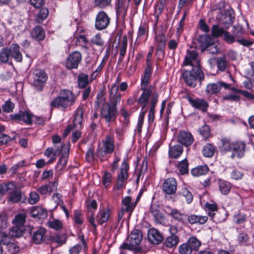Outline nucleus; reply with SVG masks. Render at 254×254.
Returning a JSON list of instances; mask_svg holds the SVG:
<instances>
[{
  "label": "nucleus",
  "instance_id": "680f3d73",
  "mask_svg": "<svg viewBox=\"0 0 254 254\" xmlns=\"http://www.w3.org/2000/svg\"><path fill=\"white\" fill-rule=\"evenodd\" d=\"M199 132L204 139H207L211 135L209 127L206 125L202 126L199 129Z\"/></svg>",
  "mask_w": 254,
  "mask_h": 254
},
{
  "label": "nucleus",
  "instance_id": "09e8293b",
  "mask_svg": "<svg viewBox=\"0 0 254 254\" xmlns=\"http://www.w3.org/2000/svg\"><path fill=\"white\" fill-rule=\"evenodd\" d=\"M178 194L180 196H184L188 204L190 203L192 201L193 196L191 193L186 188H183L178 192Z\"/></svg>",
  "mask_w": 254,
  "mask_h": 254
},
{
  "label": "nucleus",
  "instance_id": "f704fd0d",
  "mask_svg": "<svg viewBox=\"0 0 254 254\" xmlns=\"http://www.w3.org/2000/svg\"><path fill=\"white\" fill-rule=\"evenodd\" d=\"M238 243L242 246H246L251 244L250 238L246 232L239 233L237 237Z\"/></svg>",
  "mask_w": 254,
  "mask_h": 254
},
{
  "label": "nucleus",
  "instance_id": "b1692460",
  "mask_svg": "<svg viewBox=\"0 0 254 254\" xmlns=\"http://www.w3.org/2000/svg\"><path fill=\"white\" fill-rule=\"evenodd\" d=\"M64 145H61L57 148L55 147H49L45 151L44 155L48 157H51V159L48 161V163H53L56 160V156L60 154L62 151Z\"/></svg>",
  "mask_w": 254,
  "mask_h": 254
},
{
  "label": "nucleus",
  "instance_id": "49530a36",
  "mask_svg": "<svg viewBox=\"0 0 254 254\" xmlns=\"http://www.w3.org/2000/svg\"><path fill=\"white\" fill-rule=\"evenodd\" d=\"M26 216L24 213H18L16 215L12 220V223L14 225H17L23 227L26 219Z\"/></svg>",
  "mask_w": 254,
  "mask_h": 254
},
{
  "label": "nucleus",
  "instance_id": "e433bc0d",
  "mask_svg": "<svg viewBox=\"0 0 254 254\" xmlns=\"http://www.w3.org/2000/svg\"><path fill=\"white\" fill-rule=\"evenodd\" d=\"M197 41L201 47L206 49L209 48L210 46L213 43L211 38L206 35L199 36L197 39Z\"/></svg>",
  "mask_w": 254,
  "mask_h": 254
},
{
  "label": "nucleus",
  "instance_id": "2f4dec72",
  "mask_svg": "<svg viewBox=\"0 0 254 254\" xmlns=\"http://www.w3.org/2000/svg\"><path fill=\"white\" fill-rule=\"evenodd\" d=\"M183 152V147L179 144L170 146L169 150V156L174 159L179 158Z\"/></svg>",
  "mask_w": 254,
  "mask_h": 254
},
{
  "label": "nucleus",
  "instance_id": "a18cd8bd",
  "mask_svg": "<svg viewBox=\"0 0 254 254\" xmlns=\"http://www.w3.org/2000/svg\"><path fill=\"white\" fill-rule=\"evenodd\" d=\"M10 236L9 235H7L5 232L1 230H0V254H1L2 252V246L6 245L8 243L10 242Z\"/></svg>",
  "mask_w": 254,
  "mask_h": 254
},
{
  "label": "nucleus",
  "instance_id": "a19ab883",
  "mask_svg": "<svg viewBox=\"0 0 254 254\" xmlns=\"http://www.w3.org/2000/svg\"><path fill=\"white\" fill-rule=\"evenodd\" d=\"M9 48H2L0 51V63L1 64H6L9 61L10 53Z\"/></svg>",
  "mask_w": 254,
  "mask_h": 254
},
{
  "label": "nucleus",
  "instance_id": "6e6552de",
  "mask_svg": "<svg viewBox=\"0 0 254 254\" xmlns=\"http://www.w3.org/2000/svg\"><path fill=\"white\" fill-rule=\"evenodd\" d=\"M34 115L30 110H20L18 113L9 115L10 119L17 123H23L27 125L33 124Z\"/></svg>",
  "mask_w": 254,
  "mask_h": 254
},
{
  "label": "nucleus",
  "instance_id": "a878e982",
  "mask_svg": "<svg viewBox=\"0 0 254 254\" xmlns=\"http://www.w3.org/2000/svg\"><path fill=\"white\" fill-rule=\"evenodd\" d=\"M208 220L206 216H201L195 214H191L189 216L187 215V222L192 225L194 224H198L203 225L205 224Z\"/></svg>",
  "mask_w": 254,
  "mask_h": 254
},
{
  "label": "nucleus",
  "instance_id": "13d9d810",
  "mask_svg": "<svg viewBox=\"0 0 254 254\" xmlns=\"http://www.w3.org/2000/svg\"><path fill=\"white\" fill-rule=\"evenodd\" d=\"M9 226L8 217L5 212L0 213V229L3 230L7 228Z\"/></svg>",
  "mask_w": 254,
  "mask_h": 254
},
{
  "label": "nucleus",
  "instance_id": "c85d7f7f",
  "mask_svg": "<svg viewBox=\"0 0 254 254\" xmlns=\"http://www.w3.org/2000/svg\"><path fill=\"white\" fill-rule=\"evenodd\" d=\"M218 189L221 193L223 195H228L232 188V185L227 181L220 179L217 180Z\"/></svg>",
  "mask_w": 254,
  "mask_h": 254
},
{
  "label": "nucleus",
  "instance_id": "052dcab7",
  "mask_svg": "<svg viewBox=\"0 0 254 254\" xmlns=\"http://www.w3.org/2000/svg\"><path fill=\"white\" fill-rule=\"evenodd\" d=\"M15 107L14 104L10 100L6 101L4 104L1 106L2 110L4 113H11L13 111Z\"/></svg>",
  "mask_w": 254,
  "mask_h": 254
},
{
  "label": "nucleus",
  "instance_id": "774afa93",
  "mask_svg": "<svg viewBox=\"0 0 254 254\" xmlns=\"http://www.w3.org/2000/svg\"><path fill=\"white\" fill-rule=\"evenodd\" d=\"M223 39L228 44H232L235 41V36L226 30L223 35Z\"/></svg>",
  "mask_w": 254,
  "mask_h": 254
},
{
  "label": "nucleus",
  "instance_id": "423d86ee",
  "mask_svg": "<svg viewBox=\"0 0 254 254\" xmlns=\"http://www.w3.org/2000/svg\"><path fill=\"white\" fill-rule=\"evenodd\" d=\"M115 149V139L113 133L106 134L102 140L100 147L98 149L99 153L104 157L107 154L114 152Z\"/></svg>",
  "mask_w": 254,
  "mask_h": 254
},
{
  "label": "nucleus",
  "instance_id": "4c0bfd02",
  "mask_svg": "<svg viewBox=\"0 0 254 254\" xmlns=\"http://www.w3.org/2000/svg\"><path fill=\"white\" fill-rule=\"evenodd\" d=\"M166 38L164 34H156L154 37V44L156 47L165 48Z\"/></svg>",
  "mask_w": 254,
  "mask_h": 254
},
{
  "label": "nucleus",
  "instance_id": "f257e3e1",
  "mask_svg": "<svg viewBox=\"0 0 254 254\" xmlns=\"http://www.w3.org/2000/svg\"><path fill=\"white\" fill-rule=\"evenodd\" d=\"M76 96L73 93L67 89H63L60 91L59 96L54 98L50 102L51 108H57L65 111L67 108L73 106L75 102Z\"/></svg>",
  "mask_w": 254,
  "mask_h": 254
},
{
  "label": "nucleus",
  "instance_id": "f3484780",
  "mask_svg": "<svg viewBox=\"0 0 254 254\" xmlns=\"http://www.w3.org/2000/svg\"><path fill=\"white\" fill-rule=\"evenodd\" d=\"M150 100L149 111L148 115V121L149 124H152L155 118V108L158 101V94L154 91Z\"/></svg>",
  "mask_w": 254,
  "mask_h": 254
},
{
  "label": "nucleus",
  "instance_id": "c9c22d12",
  "mask_svg": "<svg viewBox=\"0 0 254 254\" xmlns=\"http://www.w3.org/2000/svg\"><path fill=\"white\" fill-rule=\"evenodd\" d=\"M216 147L210 143H207L203 147L202 153L206 157H212L215 153Z\"/></svg>",
  "mask_w": 254,
  "mask_h": 254
},
{
  "label": "nucleus",
  "instance_id": "e2e57ef3",
  "mask_svg": "<svg viewBox=\"0 0 254 254\" xmlns=\"http://www.w3.org/2000/svg\"><path fill=\"white\" fill-rule=\"evenodd\" d=\"M73 220L74 223L78 225H81L83 223V215L79 210L74 211Z\"/></svg>",
  "mask_w": 254,
  "mask_h": 254
},
{
  "label": "nucleus",
  "instance_id": "72a5a7b5",
  "mask_svg": "<svg viewBox=\"0 0 254 254\" xmlns=\"http://www.w3.org/2000/svg\"><path fill=\"white\" fill-rule=\"evenodd\" d=\"M208 171L209 168L207 165H200L191 169V174L193 176L199 177L206 175Z\"/></svg>",
  "mask_w": 254,
  "mask_h": 254
},
{
  "label": "nucleus",
  "instance_id": "f03ea898",
  "mask_svg": "<svg viewBox=\"0 0 254 254\" xmlns=\"http://www.w3.org/2000/svg\"><path fill=\"white\" fill-rule=\"evenodd\" d=\"M222 143L221 150L223 152L232 153L230 157L234 159L235 157L241 158L244 155L246 144L242 141H233L229 138L225 137L221 140Z\"/></svg>",
  "mask_w": 254,
  "mask_h": 254
},
{
  "label": "nucleus",
  "instance_id": "2eb2a0df",
  "mask_svg": "<svg viewBox=\"0 0 254 254\" xmlns=\"http://www.w3.org/2000/svg\"><path fill=\"white\" fill-rule=\"evenodd\" d=\"M166 208L168 209L169 211L167 212L168 215L172 217L174 220L183 224L187 222V214L169 206H166Z\"/></svg>",
  "mask_w": 254,
  "mask_h": 254
},
{
  "label": "nucleus",
  "instance_id": "5701e85b",
  "mask_svg": "<svg viewBox=\"0 0 254 254\" xmlns=\"http://www.w3.org/2000/svg\"><path fill=\"white\" fill-rule=\"evenodd\" d=\"M30 35L32 39L40 42L44 40L46 35L43 28L41 26H37L34 27L30 32Z\"/></svg>",
  "mask_w": 254,
  "mask_h": 254
},
{
  "label": "nucleus",
  "instance_id": "c756f323",
  "mask_svg": "<svg viewBox=\"0 0 254 254\" xmlns=\"http://www.w3.org/2000/svg\"><path fill=\"white\" fill-rule=\"evenodd\" d=\"M32 217L43 219L47 216V210L40 206H34L31 210Z\"/></svg>",
  "mask_w": 254,
  "mask_h": 254
},
{
  "label": "nucleus",
  "instance_id": "4be33fe9",
  "mask_svg": "<svg viewBox=\"0 0 254 254\" xmlns=\"http://www.w3.org/2000/svg\"><path fill=\"white\" fill-rule=\"evenodd\" d=\"M148 237L149 241L154 244H159L161 243L163 237L162 234L157 229L152 228L148 231Z\"/></svg>",
  "mask_w": 254,
  "mask_h": 254
},
{
  "label": "nucleus",
  "instance_id": "aec40b11",
  "mask_svg": "<svg viewBox=\"0 0 254 254\" xmlns=\"http://www.w3.org/2000/svg\"><path fill=\"white\" fill-rule=\"evenodd\" d=\"M142 232L138 229H134L128 237L127 241L131 243L134 247L139 245L142 239Z\"/></svg>",
  "mask_w": 254,
  "mask_h": 254
},
{
  "label": "nucleus",
  "instance_id": "4d7b16f0",
  "mask_svg": "<svg viewBox=\"0 0 254 254\" xmlns=\"http://www.w3.org/2000/svg\"><path fill=\"white\" fill-rule=\"evenodd\" d=\"M205 207L207 214L212 218L215 215V212L218 210L217 204L216 203L210 204L206 203L205 204Z\"/></svg>",
  "mask_w": 254,
  "mask_h": 254
},
{
  "label": "nucleus",
  "instance_id": "3c124183",
  "mask_svg": "<svg viewBox=\"0 0 254 254\" xmlns=\"http://www.w3.org/2000/svg\"><path fill=\"white\" fill-rule=\"evenodd\" d=\"M49 10L47 8L43 7L41 8L36 16V21L39 23H42L48 16Z\"/></svg>",
  "mask_w": 254,
  "mask_h": 254
},
{
  "label": "nucleus",
  "instance_id": "393cba45",
  "mask_svg": "<svg viewBox=\"0 0 254 254\" xmlns=\"http://www.w3.org/2000/svg\"><path fill=\"white\" fill-rule=\"evenodd\" d=\"M9 50L11 57L13 58L17 62H22V55L20 51V47L17 44H12L10 48H9Z\"/></svg>",
  "mask_w": 254,
  "mask_h": 254
},
{
  "label": "nucleus",
  "instance_id": "4468645a",
  "mask_svg": "<svg viewBox=\"0 0 254 254\" xmlns=\"http://www.w3.org/2000/svg\"><path fill=\"white\" fill-rule=\"evenodd\" d=\"M222 87L228 89L230 87V85L223 81L210 83L206 87V92L208 95L216 94L220 91Z\"/></svg>",
  "mask_w": 254,
  "mask_h": 254
},
{
  "label": "nucleus",
  "instance_id": "338daca9",
  "mask_svg": "<svg viewBox=\"0 0 254 254\" xmlns=\"http://www.w3.org/2000/svg\"><path fill=\"white\" fill-rule=\"evenodd\" d=\"M39 199L40 197L38 193L35 191H32L29 194L28 201L31 204H35L38 202Z\"/></svg>",
  "mask_w": 254,
  "mask_h": 254
},
{
  "label": "nucleus",
  "instance_id": "a211bd4d",
  "mask_svg": "<svg viewBox=\"0 0 254 254\" xmlns=\"http://www.w3.org/2000/svg\"><path fill=\"white\" fill-rule=\"evenodd\" d=\"M190 104L195 109L201 110L202 112L207 111L208 107V103L203 99H193L190 97H187Z\"/></svg>",
  "mask_w": 254,
  "mask_h": 254
},
{
  "label": "nucleus",
  "instance_id": "9b49d317",
  "mask_svg": "<svg viewBox=\"0 0 254 254\" xmlns=\"http://www.w3.org/2000/svg\"><path fill=\"white\" fill-rule=\"evenodd\" d=\"M183 65L184 66L190 65V67H200L199 60L198 59V53L195 50L189 49L187 51Z\"/></svg>",
  "mask_w": 254,
  "mask_h": 254
},
{
  "label": "nucleus",
  "instance_id": "58836bf2",
  "mask_svg": "<svg viewBox=\"0 0 254 254\" xmlns=\"http://www.w3.org/2000/svg\"><path fill=\"white\" fill-rule=\"evenodd\" d=\"M46 230L45 229L41 228L34 232L33 235V240L35 244H40L45 235Z\"/></svg>",
  "mask_w": 254,
  "mask_h": 254
},
{
  "label": "nucleus",
  "instance_id": "de8ad7c7",
  "mask_svg": "<svg viewBox=\"0 0 254 254\" xmlns=\"http://www.w3.org/2000/svg\"><path fill=\"white\" fill-rule=\"evenodd\" d=\"M23 231V227L15 225L10 229L9 235L11 237H19L22 235Z\"/></svg>",
  "mask_w": 254,
  "mask_h": 254
},
{
  "label": "nucleus",
  "instance_id": "cd10ccee",
  "mask_svg": "<svg viewBox=\"0 0 254 254\" xmlns=\"http://www.w3.org/2000/svg\"><path fill=\"white\" fill-rule=\"evenodd\" d=\"M111 214V212L108 208H104L100 210L96 216L98 224L102 225L106 222L109 219Z\"/></svg>",
  "mask_w": 254,
  "mask_h": 254
},
{
  "label": "nucleus",
  "instance_id": "864d4df0",
  "mask_svg": "<svg viewBox=\"0 0 254 254\" xmlns=\"http://www.w3.org/2000/svg\"><path fill=\"white\" fill-rule=\"evenodd\" d=\"M91 42L92 44L101 47L102 50H103L105 42L101 37V34L98 33L93 36L91 39Z\"/></svg>",
  "mask_w": 254,
  "mask_h": 254
},
{
  "label": "nucleus",
  "instance_id": "69168bd1",
  "mask_svg": "<svg viewBox=\"0 0 254 254\" xmlns=\"http://www.w3.org/2000/svg\"><path fill=\"white\" fill-rule=\"evenodd\" d=\"M112 180V174L108 172H105L102 178L103 184L107 187L109 186Z\"/></svg>",
  "mask_w": 254,
  "mask_h": 254
},
{
  "label": "nucleus",
  "instance_id": "0e129e2a",
  "mask_svg": "<svg viewBox=\"0 0 254 254\" xmlns=\"http://www.w3.org/2000/svg\"><path fill=\"white\" fill-rule=\"evenodd\" d=\"M192 252L190 246L187 243L182 244L179 247V252L180 254H191Z\"/></svg>",
  "mask_w": 254,
  "mask_h": 254
},
{
  "label": "nucleus",
  "instance_id": "6e6d98bb",
  "mask_svg": "<svg viewBox=\"0 0 254 254\" xmlns=\"http://www.w3.org/2000/svg\"><path fill=\"white\" fill-rule=\"evenodd\" d=\"M216 64L218 69L221 71H224L227 66L228 62L225 57L224 56L217 58Z\"/></svg>",
  "mask_w": 254,
  "mask_h": 254
},
{
  "label": "nucleus",
  "instance_id": "8fccbe9b",
  "mask_svg": "<svg viewBox=\"0 0 254 254\" xmlns=\"http://www.w3.org/2000/svg\"><path fill=\"white\" fill-rule=\"evenodd\" d=\"M225 30L220 27L218 25H214L211 28V35L213 37L218 38L223 36Z\"/></svg>",
  "mask_w": 254,
  "mask_h": 254
},
{
  "label": "nucleus",
  "instance_id": "37998d69",
  "mask_svg": "<svg viewBox=\"0 0 254 254\" xmlns=\"http://www.w3.org/2000/svg\"><path fill=\"white\" fill-rule=\"evenodd\" d=\"M108 59V56H104L103 59H102L101 63L99 65L97 69L91 74L90 76V80L92 81L93 80L95 79L97 76L98 75L100 72H101L103 67H104L106 61Z\"/></svg>",
  "mask_w": 254,
  "mask_h": 254
},
{
  "label": "nucleus",
  "instance_id": "0eeeda50",
  "mask_svg": "<svg viewBox=\"0 0 254 254\" xmlns=\"http://www.w3.org/2000/svg\"><path fill=\"white\" fill-rule=\"evenodd\" d=\"M47 79L48 76L44 70L36 68L30 75L29 80L32 85L41 90Z\"/></svg>",
  "mask_w": 254,
  "mask_h": 254
},
{
  "label": "nucleus",
  "instance_id": "7ed1b4c3",
  "mask_svg": "<svg viewBox=\"0 0 254 254\" xmlns=\"http://www.w3.org/2000/svg\"><path fill=\"white\" fill-rule=\"evenodd\" d=\"M181 72L186 83L191 87L195 86L197 79L202 81L204 78V74L200 67L197 66L190 67L189 69L183 68L181 69Z\"/></svg>",
  "mask_w": 254,
  "mask_h": 254
},
{
  "label": "nucleus",
  "instance_id": "1a4fd4ad",
  "mask_svg": "<svg viewBox=\"0 0 254 254\" xmlns=\"http://www.w3.org/2000/svg\"><path fill=\"white\" fill-rule=\"evenodd\" d=\"M117 107L110 105L109 103H104L100 109L101 118L104 119L107 123L114 122L117 115Z\"/></svg>",
  "mask_w": 254,
  "mask_h": 254
},
{
  "label": "nucleus",
  "instance_id": "bf43d9fd",
  "mask_svg": "<svg viewBox=\"0 0 254 254\" xmlns=\"http://www.w3.org/2000/svg\"><path fill=\"white\" fill-rule=\"evenodd\" d=\"M15 190V188L13 190L10 191L8 193H11L10 195V200L14 203L18 202L21 198V192L19 190Z\"/></svg>",
  "mask_w": 254,
  "mask_h": 254
},
{
  "label": "nucleus",
  "instance_id": "79ce46f5",
  "mask_svg": "<svg viewBox=\"0 0 254 254\" xmlns=\"http://www.w3.org/2000/svg\"><path fill=\"white\" fill-rule=\"evenodd\" d=\"M14 189L15 186L12 183L0 185V199L2 198L5 193L13 190Z\"/></svg>",
  "mask_w": 254,
  "mask_h": 254
},
{
  "label": "nucleus",
  "instance_id": "39448f33",
  "mask_svg": "<svg viewBox=\"0 0 254 254\" xmlns=\"http://www.w3.org/2000/svg\"><path fill=\"white\" fill-rule=\"evenodd\" d=\"M178 183L174 178L169 177L165 179L161 186V190L164 193V198L166 200L175 201L172 195L176 194L177 190Z\"/></svg>",
  "mask_w": 254,
  "mask_h": 254
},
{
  "label": "nucleus",
  "instance_id": "473e14b6",
  "mask_svg": "<svg viewBox=\"0 0 254 254\" xmlns=\"http://www.w3.org/2000/svg\"><path fill=\"white\" fill-rule=\"evenodd\" d=\"M148 26L145 23H141L138 28L137 32V36L134 45H138L139 41L141 40L148 33Z\"/></svg>",
  "mask_w": 254,
  "mask_h": 254
},
{
  "label": "nucleus",
  "instance_id": "603ef678",
  "mask_svg": "<svg viewBox=\"0 0 254 254\" xmlns=\"http://www.w3.org/2000/svg\"><path fill=\"white\" fill-rule=\"evenodd\" d=\"M187 244L190 246L191 250L192 251H197L201 246L200 242L195 237H191L188 241Z\"/></svg>",
  "mask_w": 254,
  "mask_h": 254
},
{
  "label": "nucleus",
  "instance_id": "dca6fc26",
  "mask_svg": "<svg viewBox=\"0 0 254 254\" xmlns=\"http://www.w3.org/2000/svg\"><path fill=\"white\" fill-rule=\"evenodd\" d=\"M129 169V165L126 159L122 162L120 173L118 175V187L121 188L125 180L128 178L127 171Z\"/></svg>",
  "mask_w": 254,
  "mask_h": 254
},
{
  "label": "nucleus",
  "instance_id": "f8f14e48",
  "mask_svg": "<svg viewBox=\"0 0 254 254\" xmlns=\"http://www.w3.org/2000/svg\"><path fill=\"white\" fill-rule=\"evenodd\" d=\"M110 18L104 11H100L95 18V27L98 30L105 29L110 24Z\"/></svg>",
  "mask_w": 254,
  "mask_h": 254
},
{
  "label": "nucleus",
  "instance_id": "20e7f679",
  "mask_svg": "<svg viewBox=\"0 0 254 254\" xmlns=\"http://www.w3.org/2000/svg\"><path fill=\"white\" fill-rule=\"evenodd\" d=\"M150 78V76L145 74L141 78V89L142 92L138 99L137 104L142 105V110L146 107L149 98L151 97L152 93L154 92H153V87L152 86H150L147 88Z\"/></svg>",
  "mask_w": 254,
  "mask_h": 254
},
{
  "label": "nucleus",
  "instance_id": "5fc2aeb1",
  "mask_svg": "<svg viewBox=\"0 0 254 254\" xmlns=\"http://www.w3.org/2000/svg\"><path fill=\"white\" fill-rule=\"evenodd\" d=\"M51 240L53 242L57 243L61 246L66 242V237L64 235L58 234L51 237Z\"/></svg>",
  "mask_w": 254,
  "mask_h": 254
},
{
  "label": "nucleus",
  "instance_id": "c03bdc74",
  "mask_svg": "<svg viewBox=\"0 0 254 254\" xmlns=\"http://www.w3.org/2000/svg\"><path fill=\"white\" fill-rule=\"evenodd\" d=\"M189 163L186 159L179 162L177 165L178 169L181 175H183L189 172Z\"/></svg>",
  "mask_w": 254,
  "mask_h": 254
},
{
  "label": "nucleus",
  "instance_id": "ea45409f",
  "mask_svg": "<svg viewBox=\"0 0 254 254\" xmlns=\"http://www.w3.org/2000/svg\"><path fill=\"white\" fill-rule=\"evenodd\" d=\"M78 86L79 88H84L89 83L88 75L83 73H80L77 78Z\"/></svg>",
  "mask_w": 254,
  "mask_h": 254
},
{
  "label": "nucleus",
  "instance_id": "412c9836",
  "mask_svg": "<svg viewBox=\"0 0 254 254\" xmlns=\"http://www.w3.org/2000/svg\"><path fill=\"white\" fill-rule=\"evenodd\" d=\"M83 105L78 107L74 113L73 126L77 129L81 128L83 127Z\"/></svg>",
  "mask_w": 254,
  "mask_h": 254
},
{
  "label": "nucleus",
  "instance_id": "9d476101",
  "mask_svg": "<svg viewBox=\"0 0 254 254\" xmlns=\"http://www.w3.org/2000/svg\"><path fill=\"white\" fill-rule=\"evenodd\" d=\"M82 55L79 51L72 52L66 58L65 66L68 69H76L82 60Z\"/></svg>",
  "mask_w": 254,
  "mask_h": 254
},
{
  "label": "nucleus",
  "instance_id": "6ab92c4d",
  "mask_svg": "<svg viewBox=\"0 0 254 254\" xmlns=\"http://www.w3.org/2000/svg\"><path fill=\"white\" fill-rule=\"evenodd\" d=\"M178 141L185 146H190L194 141V138L190 132L181 130L178 134Z\"/></svg>",
  "mask_w": 254,
  "mask_h": 254
},
{
  "label": "nucleus",
  "instance_id": "ddd939ff",
  "mask_svg": "<svg viewBox=\"0 0 254 254\" xmlns=\"http://www.w3.org/2000/svg\"><path fill=\"white\" fill-rule=\"evenodd\" d=\"M130 0H118L116 6V14L117 17L124 20L127 10L129 7Z\"/></svg>",
  "mask_w": 254,
  "mask_h": 254
},
{
  "label": "nucleus",
  "instance_id": "bb28decb",
  "mask_svg": "<svg viewBox=\"0 0 254 254\" xmlns=\"http://www.w3.org/2000/svg\"><path fill=\"white\" fill-rule=\"evenodd\" d=\"M122 209L127 212L131 213L135 207V203L132 201L130 196H127L122 200Z\"/></svg>",
  "mask_w": 254,
  "mask_h": 254
},
{
  "label": "nucleus",
  "instance_id": "7c9ffc66",
  "mask_svg": "<svg viewBox=\"0 0 254 254\" xmlns=\"http://www.w3.org/2000/svg\"><path fill=\"white\" fill-rule=\"evenodd\" d=\"M180 239L176 235H171L167 237L164 242V245L168 248H175L179 243Z\"/></svg>",
  "mask_w": 254,
  "mask_h": 254
}]
</instances>
